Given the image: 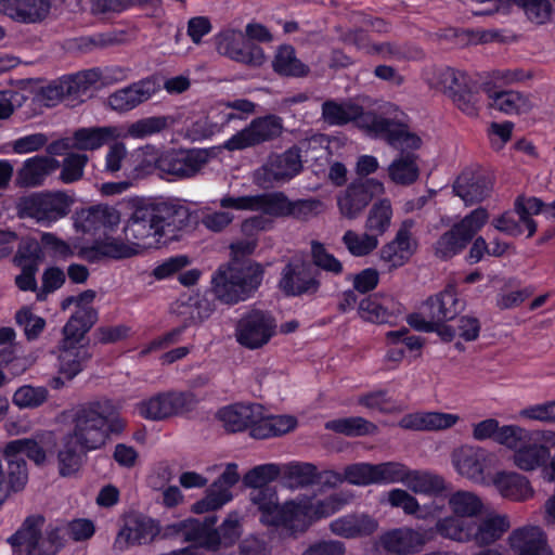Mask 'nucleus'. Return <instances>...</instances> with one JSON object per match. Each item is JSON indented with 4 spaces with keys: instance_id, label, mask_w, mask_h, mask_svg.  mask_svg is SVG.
<instances>
[{
    "instance_id": "obj_14",
    "label": "nucleus",
    "mask_w": 555,
    "mask_h": 555,
    "mask_svg": "<svg viewBox=\"0 0 555 555\" xmlns=\"http://www.w3.org/2000/svg\"><path fill=\"white\" fill-rule=\"evenodd\" d=\"M275 319L267 311L254 309L242 315L235 328L240 345L258 349L267 345L276 333Z\"/></svg>"
},
{
    "instance_id": "obj_29",
    "label": "nucleus",
    "mask_w": 555,
    "mask_h": 555,
    "mask_svg": "<svg viewBox=\"0 0 555 555\" xmlns=\"http://www.w3.org/2000/svg\"><path fill=\"white\" fill-rule=\"evenodd\" d=\"M526 435V428L519 425H500L495 418H486L472 425V436L476 441L494 440L505 448L516 447V442Z\"/></svg>"
},
{
    "instance_id": "obj_38",
    "label": "nucleus",
    "mask_w": 555,
    "mask_h": 555,
    "mask_svg": "<svg viewBox=\"0 0 555 555\" xmlns=\"http://www.w3.org/2000/svg\"><path fill=\"white\" fill-rule=\"evenodd\" d=\"M403 479L402 485L415 494L439 496L448 489L446 479L430 470L406 467Z\"/></svg>"
},
{
    "instance_id": "obj_6",
    "label": "nucleus",
    "mask_w": 555,
    "mask_h": 555,
    "mask_svg": "<svg viewBox=\"0 0 555 555\" xmlns=\"http://www.w3.org/2000/svg\"><path fill=\"white\" fill-rule=\"evenodd\" d=\"M511 526L507 514L491 511L477 520L438 518L435 531L443 539L463 544L474 543L487 548L500 541Z\"/></svg>"
},
{
    "instance_id": "obj_60",
    "label": "nucleus",
    "mask_w": 555,
    "mask_h": 555,
    "mask_svg": "<svg viewBox=\"0 0 555 555\" xmlns=\"http://www.w3.org/2000/svg\"><path fill=\"white\" fill-rule=\"evenodd\" d=\"M114 142L108 145L104 157L103 170L106 173L115 175L122 169L128 162V150L125 143L119 140H113Z\"/></svg>"
},
{
    "instance_id": "obj_13",
    "label": "nucleus",
    "mask_w": 555,
    "mask_h": 555,
    "mask_svg": "<svg viewBox=\"0 0 555 555\" xmlns=\"http://www.w3.org/2000/svg\"><path fill=\"white\" fill-rule=\"evenodd\" d=\"M283 129V119L276 115L257 117L224 141L222 146L230 152L254 147L279 138Z\"/></svg>"
},
{
    "instance_id": "obj_16",
    "label": "nucleus",
    "mask_w": 555,
    "mask_h": 555,
    "mask_svg": "<svg viewBox=\"0 0 555 555\" xmlns=\"http://www.w3.org/2000/svg\"><path fill=\"white\" fill-rule=\"evenodd\" d=\"M424 79L431 88L452 98L461 111L467 115L476 114L474 104L464 100V93L468 88L465 73L450 67L430 68L424 73Z\"/></svg>"
},
{
    "instance_id": "obj_30",
    "label": "nucleus",
    "mask_w": 555,
    "mask_h": 555,
    "mask_svg": "<svg viewBox=\"0 0 555 555\" xmlns=\"http://www.w3.org/2000/svg\"><path fill=\"white\" fill-rule=\"evenodd\" d=\"M461 421V416L455 413L420 411L402 416L399 426L410 430L439 431L450 429Z\"/></svg>"
},
{
    "instance_id": "obj_41",
    "label": "nucleus",
    "mask_w": 555,
    "mask_h": 555,
    "mask_svg": "<svg viewBox=\"0 0 555 555\" xmlns=\"http://www.w3.org/2000/svg\"><path fill=\"white\" fill-rule=\"evenodd\" d=\"M60 167V163L49 156H34L26 159L18 171V182L26 186H38Z\"/></svg>"
},
{
    "instance_id": "obj_28",
    "label": "nucleus",
    "mask_w": 555,
    "mask_h": 555,
    "mask_svg": "<svg viewBox=\"0 0 555 555\" xmlns=\"http://www.w3.org/2000/svg\"><path fill=\"white\" fill-rule=\"evenodd\" d=\"M158 89L159 85L155 79H142L112 93L107 98V104L113 111L128 112L151 99Z\"/></svg>"
},
{
    "instance_id": "obj_4",
    "label": "nucleus",
    "mask_w": 555,
    "mask_h": 555,
    "mask_svg": "<svg viewBox=\"0 0 555 555\" xmlns=\"http://www.w3.org/2000/svg\"><path fill=\"white\" fill-rule=\"evenodd\" d=\"M43 524L41 516H29L25 519L20 529L8 539L14 555H56L67 538L79 542L90 539L95 532L94 524L85 518L50 525L44 532Z\"/></svg>"
},
{
    "instance_id": "obj_36",
    "label": "nucleus",
    "mask_w": 555,
    "mask_h": 555,
    "mask_svg": "<svg viewBox=\"0 0 555 555\" xmlns=\"http://www.w3.org/2000/svg\"><path fill=\"white\" fill-rule=\"evenodd\" d=\"M387 501L392 507L402 508L404 514L412 515L421 520L436 518L440 516L443 509V506L437 502L421 505L415 496L400 488L388 491Z\"/></svg>"
},
{
    "instance_id": "obj_58",
    "label": "nucleus",
    "mask_w": 555,
    "mask_h": 555,
    "mask_svg": "<svg viewBox=\"0 0 555 555\" xmlns=\"http://www.w3.org/2000/svg\"><path fill=\"white\" fill-rule=\"evenodd\" d=\"M40 243L44 251L55 260H67L75 255V248L54 233L43 232Z\"/></svg>"
},
{
    "instance_id": "obj_10",
    "label": "nucleus",
    "mask_w": 555,
    "mask_h": 555,
    "mask_svg": "<svg viewBox=\"0 0 555 555\" xmlns=\"http://www.w3.org/2000/svg\"><path fill=\"white\" fill-rule=\"evenodd\" d=\"M72 204V198L63 192L36 193L20 201L18 212L49 228L68 215Z\"/></svg>"
},
{
    "instance_id": "obj_33",
    "label": "nucleus",
    "mask_w": 555,
    "mask_h": 555,
    "mask_svg": "<svg viewBox=\"0 0 555 555\" xmlns=\"http://www.w3.org/2000/svg\"><path fill=\"white\" fill-rule=\"evenodd\" d=\"M279 286L287 295L315 292L318 282L309 264L301 261L289 262L282 271Z\"/></svg>"
},
{
    "instance_id": "obj_35",
    "label": "nucleus",
    "mask_w": 555,
    "mask_h": 555,
    "mask_svg": "<svg viewBox=\"0 0 555 555\" xmlns=\"http://www.w3.org/2000/svg\"><path fill=\"white\" fill-rule=\"evenodd\" d=\"M260 412L261 405L257 403L232 404L220 409L217 416L227 430L236 433L250 428L253 436V429L258 424Z\"/></svg>"
},
{
    "instance_id": "obj_64",
    "label": "nucleus",
    "mask_w": 555,
    "mask_h": 555,
    "mask_svg": "<svg viewBox=\"0 0 555 555\" xmlns=\"http://www.w3.org/2000/svg\"><path fill=\"white\" fill-rule=\"evenodd\" d=\"M15 320L18 326L24 331L27 339H36L46 326V321L33 313L28 307H24L16 312Z\"/></svg>"
},
{
    "instance_id": "obj_20",
    "label": "nucleus",
    "mask_w": 555,
    "mask_h": 555,
    "mask_svg": "<svg viewBox=\"0 0 555 555\" xmlns=\"http://www.w3.org/2000/svg\"><path fill=\"white\" fill-rule=\"evenodd\" d=\"M159 532L160 526L153 518L138 514L127 515L115 538L114 550L124 552L132 546L150 544Z\"/></svg>"
},
{
    "instance_id": "obj_57",
    "label": "nucleus",
    "mask_w": 555,
    "mask_h": 555,
    "mask_svg": "<svg viewBox=\"0 0 555 555\" xmlns=\"http://www.w3.org/2000/svg\"><path fill=\"white\" fill-rule=\"evenodd\" d=\"M545 207L546 205H544L543 202H541L537 197L518 198L516 201V212L520 221L526 227V230L528 231V236H532L537 231V224L531 219V216L540 212L544 214Z\"/></svg>"
},
{
    "instance_id": "obj_51",
    "label": "nucleus",
    "mask_w": 555,
    "mask_h": 555,
    "mask_svg": "<svg viewBox=\"0 0 555 555\" xmlns=\"http://www.w3.org/2000/svg\"><path fill=\"white\" fill-rule=\"evenodd\" d=\"M499 9L508 10L513 4L521 8L529 21L543 25L551 20L552 5L548 0H498Z\"/></svg>"
},
{
    "instance_id": "obj_11",
    "label": "nucleus",
    "mask_w": 555,
    "mask_h": 555,
    "mask_svg": "<svg viewBox=\"0 0 555 555\" xmlns=\"http://www.w3.org/2000/svg\"><path fill=\"white\" fill-rule=\"evenodd\" d=\"M454 472L462 478L480 486H486L495 454L488 449L465 443L455 448L450 455Z\"/></svg>"
},
{
    "instance_id": "obj_53",
    "label": "nucleus",
    "mask_w": 555,
    "mask_h": 555,
    "mask_svg": "<svg viewBox=\"0 0 555 555\" xmlns=\"http://www.w3.org/2000/svg\"><path fill=\"white\" fill-rule=\"evenodd\" d=\"M166 127V120L162 117H147L139 119L125 127L117 126L118 132L121 134L118 140L127 138L144 139L149 135L159 132Z\"/></svg>"
},
{
    "instance_id": "obj_49",
    "label": "nucleus",
    "mask_w": 555,
    "mask_h": 555,
    "mask_svg": "<svg viewBox=\"0 0 555 555\" xmlns=\"http://www.w3.org/2000/svg\"><path fill=\"white\" fill-rule=\"evenodd\" d=\"M272 66L275 73L288 77H305L309 74V67L296 55L292 46L284 44L278 48Z\"/></svg>"
},
{
    "instance_id": "obj_31",
    "label": "nucleus",
    "mask_w": 555,
    "mask_h": 555,
    "mask_svg": "<svg viewBox=\"0 0 555 555\" xmlns=\"http://www.w3.org/2000/svg\"><path fill=\"white\" fill-rule=\"evenodd\" d=\"M54 435L52 431H42L35 435L33 438L16 439L8 442L3 448V456H18L26 455L36 464H42L47 460V451L54 443Z\"/></svg>"
},
{
    "instance_id": "obj_25",
    "label": "nucleus",
    "mask_w": 555,
    "mask_h": 555,
    "mask_svg": "<svg viewBox=\"0 0 555 555\" xmlns=\"http://www.w3.org/2000/svg\"><path fill=\"white\" fill-rule=\"evenodd\" d=\"M485 487H492L502 499L512 502H525L534 495L530 480L509 469H499L490 474Z\"/></svg>"
},
{
    "instance_id": "obj_42",
    "label": "nucleus",
    "mask_w": 555,
    "mask_h": 555,
    "mask_svg": "<svg viewBox=\"0 0 555 555\" xmlns=\"http://www.w3.org/2000/svg\"><path fill=\"white\" fill-rule=\"evenodd\" d=\"M489 106L507 115L526 114L533 107L531 98L514 90L490 91Z\"/></svg>"
},
{
    "instance_id": "obj_45",
    "label": "nucleus",
    "mask_w": 555,
    "mask_h": 555,
    "mask_svg": "<svg viewBox=\"0 0 555 555\" xmlns=\"http://www.w3.org/2000/svg\"><path fill=\"white\" fill-rule=\"evenodd\" d=\"M296 426V417L292 415H266L261 406L258 424L253 429V437L266 439L273 436H281L292 431Z\"/></svg>"
},
{
    "instance_id": "obj_3",
    "label": "nucleus",
    "mask_w": 555,
    "mask_h": 555,
    "mask_svg": "<svg viewBox=\"0 0 555 555\" xmlns=\"http://www.w3.org/2000/svg\"><path fill=\"white\" fill-rule=\"evenodd\" d=\"M258 501H262L266 521L279 525L278 531L288 537L304 533L312 524L321 518L330 517L344 508L346 498L343 493H332L323 499L298 495L275 505V494L264 492Z\"/></svg>"
},
{
    "instance_id": "obj_50",
    "label": "nucleus",
    "mask_w": 555,
    "mask_h": 555,
    "mask_svg": "<svg viewBox=\"0 0 555 555\" xmlns=\"http://www.w3.org/2000/svg\"><path fill=\"white\" fill-rule=\"evenodd\" d=\"M393 209L388 198L375 202L370 208L365 221V229L377 237L385 234L391 227Z\"/></svg>"
},
{
    "instance_id": "obj_63",
    "label": "nucleus",
    "mask_w": 555,
    "mask_h": 555,
    "mask_svg": "<svg viewBox=\"0 0 555 555\" xmlns=\"http://www.w3.org/2000/svg\"><path fill=\"white\" fill-rule=\"evenodd\" d=\"M220 537V547L232 546L242 533V516L237 512L228 514L221 526L216 530Z\"/></svg>"
},
{
    "instance_id": "obj_26",
    "label": "nucleus",
    "mask_w": 555,
    "mask_h": 555,
    "mask_svg": "<svg viewBox=\"0 0 555 555\" xmlns=\"http://www.w3.org/2000/svg\"><path fill=\"white\" fill-rule=\"evenodd\" d=\"M119 223V211L107 205L83 208L75 217V228L90 234L103 233L106 235L117 229Z\"/></svg>"
},
{
    "instance_id": "obj_1",
    "label": "nucleus",
    "mask_w": 555,
    "mask_h": 555,
    "mask_svg": "<svg viewBox=\"0 0 555 555\" xmlns=\"http://www.w3.org/2000/svg\"><path fill=\"white\" fill-rule=\"evenodd\" d=\"M129 204L132 211L124 228L127 243L112 237L98 240L94 249L99 254L125 258L139 248H158L178 237L189 216L183 206L163 198L133 197Z\"/></svg>"
},
{
    "instance_id": "obj_54",
    "label": "nucleus",
    "mask_w": 555,
    "mask_h": 555,
    "mask_svg": "<svg viewBox=\"0 0 555 555\" xmlns=\"http://www.w3.org/2000/svg\"><path fill=\"white\" fill-rule=\"evenodd\" d=\"M49 396L43 386L24 385L15 390L12 401L20 409H36L42 405Z\"/></svg>"
},
{
    "instance_id": "obj_32",
    "label": "nucleus",
    "mask_w": 555,
    "mask_h": 555,
    "mask_svg": "<svg viewBox=\"0 0 555 555\" xmlns=\"http://www.w3.org/2000/svg\"><path fill=\"white\" fill-rule=\"evenodd\" d=\"M426 542L425 532L409 527L389 530L379 538V544L384 550L398 555L416 553Z\"/></svg>"
},
{
    "instance_id": "obj_27",
    "label": "nucleus",
    "mask_w": 555,
    "mask_h": 555,
    "mask_svg": "<svg viewBox=\"0 0 555 555\" xmlns=\"http://www.w3.org/2000/svg\"><path fill=\"white\" fill-rule=\"evenodd\" d=\"M414 222L404 220L395 238L380 249V258L391 268H399L406 263L417 249V242L412 236Z\"/></svg>"
},
{
    "instance_id": "obj_61",
    "label": "nucleus",
    "mask_w": 555,
    "mask_h": 555,
    "mask_svg": "<svg viewBox=\"0 0 555 555\" xmlns=\"http://www.w3.org/2000/svg\"><path fill=\"white\" fill-rule=\"evenodd\" d=\"M518 418L555 424V400L528 405L518 412Z\"/></svg>"
},
{
    "instance_id": "obj_59",
    "label": "nucleus",
    "mask_w": 555,
    "mask_h": 555,
    "mask_svg": "<svg viewBox=\"0 0 555 555\" xmlns=\"http://www.w3.org/2000/svg\"><path fill=\"white\" fill-rule=\"evenodd\" d=\"M89 162V157L86 154L69 153L63 159L61 180L65 183H73L82 178L85 167Z\"/></svg>"
},
{
    "instance_id": "obj_47",
    "label": "nucleus",
    "mask_w": 555,
    "mask_h": 555,
    "mask_svg": "<svg viewBox=\"0 0 555 555\" xmlns=\"http://www.w3.org/2000/svg\"><path fill=\"white\" fill-rule=\"evenodd\" d=\"M90 354L85 345H60L59 367L60 372L72 379L80 373L89 360Z\"/></svg>"
},
{
    "instance_id": "obj_12",
    "label": "nucleus",
    "mask_w": 555,
    "mask_h": 555,
    "mask_svg": "<svg viewBox=\"0 0 555 555\" xmlns=\"http://www.w3.org/2000/svg\"><path fill=\"white\" fill-rule=\"evenodd\" d=\"M196 403L190 392H160L141 400L135 410L138 414L150 421H164L191 411Z\"/></svg>"
},
{
    "instance_id": "obj_23",
    "label": "nucleus",
    "mask_w": 555,
    "mask_h": 555,
    "mask_svg": "<svg viewBox=\"0 0 555 555\" xmlns=\"http://www.w3.org/2000/svg\"><path fill=\"white\" fill-rule=\"evenodd\" d=\"M508 555H553L546 533L540 526L525 525L511 531L506 539Z\"/></svg>"
},
{
    "instance_id": "obj_22",
    "label": "nucleus",
    "mask_w": 555,
    "mask_h": 555,
    "mask_svg": "<svg viewBox=\"0 0 555 555\" xmlns=\"http://www.w3.org/2000/svg\"><path fill=\"white\" fill-rule=\"evenodd\" d=\"M206 150L170 151L163 153L160 171L175 178H191L208 164Z\"/></svg>"
},
{
    "instance_id": "obj_34",
    "label": "nucleus",
    "mask_w": 555,
    "mask_h": 555,
    "mask_svg": "<svg viewBox=\"0 0 555 555\" xmlns=\"http://www.w3.org/2000/svg\"><path fill=\"white\" fill-rule=\"evenodd\" d=\"M302 168L301 156L296 147L272 155L262 167L264 180L284 182L297 176Z\"/></svg>"
},
{
    "instance_id": "obj_48",
    "label": "nucleus",
    "mask_w": 555,
    "mask_h": 555,
    "mask_svg": "<svg viewBox=\"0 0 555 555\" xmlns=\"http://www.w3.org/2000/svg\"><path fill=\"white\" fill-rule=\"evenodd\" d=\"M285 487L292 490L309 487L319 479L318 469L310 463L293 462L282 465Z\"/></svg>"
},
{
    "instance_id": "obj_37",
    "label": "nucleus",
    "mask_w": 555,
    "mask_h": 555,
    "mask_svg": "<svg viewBox=\"0 0 555 555\" xmlns=\"http://www.w3.org/2000/svg\"><path fill=\"white\" fill-rule=\"evenodd\" d=\"M448 507L451 515L443 518H460L473 520L483 514L486 505L483 499L472 490L459 489L448 496Z\"/></svg>"
},
{
    "instance_id": "obj_40",
    "label": "nucleus",
    "mask_w": 555,
    "mask_h": 555,
    "mask_svg": "<svg viewBox=\"0 0 555 555\" xmlns=\"http://www.w3.org/2000/svg\"><path fill=\"white\" fill-rule=\"evenodd\" d=\"M453 190L466 205H472L489 195L491 183L481 175L464 171L455 180Z\"/></svg>"
},
{
    "instance_id": "obj_21",
    "label": "nucleus",
    "mask_w": 555,
    "mask_h": 555,
    "mask_svg": "<svg viewBox=\"0 0 555 555\" xmlns=\"http://www.w3.org/2000/svg\"><path fill=\"white\" fill-rule=\"evenodd\" d=\"M121 135L117 126L85 127L79 128L70 137H66L53 144V151L61 153L63 150H77L92 152L100 150L112 140H118Z\"/></svg>"
},
{
    "instance_id": "obj_44",
    "label": "nucleus",
    "mask_w": 555,
    "mask_h": 555,
    "mask_svg": "<svg viewBox=\"0 0 555 555\" xmlns=\"http://www.w3.org/2000/svg\"><path fill=\"white\" fill-rule=\"evenodd\" d=\"M95 320L96 312L92 307L77 309L64 326L61 345H83L81 340Z\"/></svg>"
},
{
    "instance_id": "obj_8",
    "label": "nucleus",
    "mask_w": 555,
    "mask_h": 555,
    "mask_svg": "<svg viewBox=\"0 0 555 555\" xmlns=\"http://www.w3.org/2000/svg\"><path fill=\"white\" fill-rule=\"evenodd\" d=\"M508 449L514 451L512 460L518 469L534 472L541 468L543 472L551 450L555 449V430L526 429V435L516 442V447Z\"/></svg>"
},
{
    "instance_id": "obj_15",
    "label": "nucleus",
    "mask_w": 555,
    "mask_h": 555,
    "mask_svg": "<svg viewBox=\"0 0 555 555\" xmlns=\"http://www.w3.org/2000/svg\"><path fill=\"white\" fill-rule=\"evenodd\" d=\"M219 205L223 209L260 211L264 215L280 218L287 217L289 199L282 192L243 196L225 194L220 198Z\"/></svg>"
},
{
    "instance_id": "obj_52",
    "label": "nucleus",
    "mask_w": 555,
    "mask_h": 555,
    "mask_svg": "<svg viewBox=\"0 0 555 555\" xmlns=\"http://www.w3.org/2000/svg\"><path fill=\"white\" fill-rule=\"evenodd\" d=\"M67 96L74 99L85 95L91 87L102 79V73L98 68L79 72L75 75L61 78Z\"/></svg>"
},
{
    "instance_id": "obj_55",
    "label": "nucleus",
    "mask_w": 555,
    "mask_h": 555,
    "mask_svg": "<svg viewBox=\"0 0 555 555\" xmlns=\"http://www.w3.org/2000/svg\"><path fill=\"white\" fill-rule=\"evenodd\" d=\"M489 215L486 209L477 208L465 216L452 228L462 237V242L468 244L474 235L487 223Z\"/></svg>"
},
{
    "instance_id": "obj_2",
    "label": "nucleus",
    "mask_w": 555,
    "mask_h": 555,
    "mask_svg": "<svg viewBox=\"0 0 555 555\" xmlns=\"http://www.w3.org/2000/svg\"><path fill=\"white\" fill-rule=\"evenodd\" d=\"M125 427L126 421L113 400L103 398L81 405L73 416V429L60 442V474L63 477L76 474L87 452L101 449L111 435L121 434Z\"/></svg>"
},
{
    "instance_id": "obj_46",
    "label": "nucleus",
    "mask_w": 555,
    "mask_h": 555,
    "mask_svg": "<svg viewBox=\"0 0 555 555\" xmlns=\"http://www.w3.org/2000/svg\"><path fill=\"white\" fill-rule=\"evenodd\" d=\"M384 183L377 179H365L349 186V218L359 212L374 197L384 194Z\"/></svg>"
},
{
    "instance_id": "obj_19",
    "label": "nucleus",
    "mask_w": 555,
    "mask_h": 555,
    "mask_svg": "<svg viewBox=\"0 0 555 555\" xmlns=\"http://www.w3.org/2000/svg\"><path fill=\"white\" fill-rule=\"evenodd\" d=\"M215 40L218 52L235 62L249 66H260L266 61L263 50L246 39L241 30H223L216 36Z\"/></svg>"
},
{
    "instance_id": "obj_24",
    "label": "nucleus",
    "mask_w": 555,
    "mask_h": 555,
    "mask_svg": "<svg viewBox=\"0 0 555 555\" xmlns=\"http://www.w3.org/2000/svg\"><path fill=\"white\" fill-rule=\"evenodd\" d=\"M65 0H0V14L13 21L35 24L44 21Z\"/></svg>"
},
{
    "instance_id": "obj_18",
    "label": "nucleus",
    "mask_w": 555,
    "mask_h": 555,
    "mask_svg": "<svg viewBox=\"0 0 555 555\" xmlns=\"http://www.w3.org/2000/svg\"><path fill=\"white\" fill-rule=\"evenodd\" d=\"M282 475V465L275 463H267L255 466L249 472L245 474L243 477V481L246 487L253 488L249 492L250 503L257 508L259 513V521L267 526L272 527L274 529H279V525L275 522L266 521V511L262 507V501H258L259 498L264 494V492L272 491L275 494V505L278 507L283 506V503L279 501L278 491L274 488L267 487L268 483L274 481Z\"/></svg>"
},
{
    "instance_id": "obj_5",
    "label": "nucleus",
    "mask_w": 555,
    "mask_h": 555,
    "mask_svg": "<svg viewBox=\"0 0 555 555\" xmlns=\"http://www.w3.org/2000/svg\"><path fill=\"white\" fill-rule=\"evenodd\" d=\"M349 122L367 137L384 140L400 153H414L423 144L422 138L408 127L406 115L391 103L380 105L377 112L349 103Z\"/></svg>"
},
{
    "instance_id": "obj_56",
    "label": "nucleus",
    "mask_w": 555,
    "mask_h": 555,
    "mask_svg": "<svg viewBox=\"0 0 555 555\" xmlns=\"http://www.w3.org/2000/svg\"><path fill=\"white\" fill-rule=\"evenodd\" d=\"M177 312L190 323L202 322L212 312L208 300L199 297H190L186 302H180Z\"/></svg>"
},
{
    "instance_id": "obj_39",
    "label": "nucleus",
    "mask_w": 555,
    "mask_h": 555,
    "mask_svg": "<svg viewBox=\"0 0 555 555\" xmlns=\"http://www.w3.org/2000/svg\"><path fill=\"white\" fill-rule=\"evenodd\" d=\"M216 519L211 521H201L196 518L183 519V540L185 542L196 543L201 550L216 552L220 548V537L218 532L212 529Z\"/></svg>"
},
{
    "instance_id": "obj_9",
    "label": "nucleus",
    "mask_w": 555,
    "mask_h": 555,
    "mask_svg": "<svg viewBox=\"0 0 555 555\" xmlns=\"http://www.w3.org/2000/svg\"><path fill=\"white\" fill-rule=\"evenodd\" d=\"M463 310V304L456 295L455 287L448 285L441 293L429 297L422 311L408 317V323L413 328L426 333L437 327L438 322L454 319Z\"/></svg>"
},
{
    "instance_id": "obj_17",
    "label": "nucleus",
    "mask_w": 555,
    "mask_h": 555,
    "mask_svg": "<svg viewBox=\"0 0 555 555\" xmlns=\"http://www.w3.org/2000/svg\"><path fill=\"white\" fill-rule=\"evenodd\" d=\"M241 476L235 463H228L221 475L206 489L204 496L192 504L191 512L205 514L222 508L233 500L232 488Z\"/></svg>"
},
{
    "instance_id": "obj_7",
    "label": "nucleus",
    "mask_w": 555,
    "mask_h": 555,
    "mask_svg": "<svg viewBox=\"0 0 555 555\" xmlns=\"http://www.w3.org/2000/svg\"><path fill=\"white\" fill-rule=\"evenodd\" d=\"M263 269L256 262H233L219 270L212 276V291L218 299L225 304H236L249 298L260 286Z\"/></svg>"
},
{
    "instance_id": "obj_43",
    "label": "nucleus",
    "mask_w": 555,
    "mask_h": 555,
    "mask_svg": "<svg viewBox=\"0 0 555 555\" xmlns=\"http://www.w3.org/2000/svg\"><path fill=\"white\" fill-rule=\"evenodd\" d=\"M418 155L400 153L388 166L389 179L397 185H411L420 177Z\"/></svg>"
},
{
    "instance_id": "obj_62",
    "label": "nucleus",
    "mask_w": 555,
    "mask_h": 555,
    "mask_svg": "<svg viewBox=\"0 0 555 555\" xmlns=\"http://www.w3.org/2000/svg\"><path fill=\"white\" fill-rule=\"evenodd\" d=\"M8 463V491L22 490L28 480L27 464L24 457L18 456H3Z\"/></svg>"
}]
</instances>
